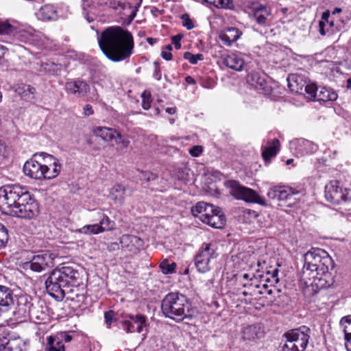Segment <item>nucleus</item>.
Segmentation results:
<instances>
[{
	"instance_id": "72a5a7b5",
	"label": "nucleus",
	"mask_w": 351,
	"mask_h": 351,
	"mask_svg": "<svg viewBox=\"0 0 351 351\" xmlns=\"http://www.w3.org/2000/svg\"><path fill=\"white\" fill-rule=\"evenodd\" d=\"M98 215L101 217L99 223H97L99 229L101 230V232L110 230L114 228V221H111L107 215L101 212H98Z\"/></svg>"
},
{
	"instance_id": "4be33fe9",
	"label": "nucleus",
	"mask_w": 351,
	"mask_h": 351,
	"mask_svg": "<svg viewBox=\"0 0 351 351\" xmlns=\"http://www.w3.org/2000/svg\"><path fill=\"white\" fill-rule=\"evenodd\" d=\"M120 244L122 247L132 252L142 247L143 241L135 235L123 234L120 238Z\"/></svg>"
},
{
	"instance_id": "2eb2a0df",
	"label": "nucleus",
	"mask_w": 351,
	"mask_h": 351,
	"mask_svg": "<svg viewBox=\"0 0 351 351\" xmlns=\"http://www.w3.org/2000/svg\"><path fill=\"white\" fill-rule=\"evenodd\" d=\"M290 148L294 149L298 156H302L314 153L317 149V146L310 141L298 138L290 142Z\"/></svg>"
},
{
	"instance_id": "6ab92c4d",
	"label": "nucleus",
	"mask_w": 351,
	"mask_h": 351,
	"mask_svg": "<svg viewBox=\"0 0 351 351\" xmlns=\"http://www.w3.org/2000/svg\"><path fill=\"white\" fill-rule=\"evenodd\" d=\"M65 89L69 93L81 97L85 95L89 91L90 86L86 82L77 80L66 82Z\"/></svg>"
},
{
	"instance_id": "f03ea898",
	"label": "nucleus",
	"mask_w": 351,
	"mask_h": 351,
	"mask_svg": "<svg viewBox=\"0 0 351 351\" xmlns=\"http://www.w3.org/2000/svg\"><path fill=\"white\" fill-rule=\"evenodd\" d=\"M0 210L15 217L31 219L39 213L38 204L25 186L8 184L0 188Z\"/></svg>"
},
{
	"instance_id": "c85d7f7f",
	"label": "nucleus",
	"mask_w": 351,
	"mask_h": 351,
	"mask_svg": "<svg viewBox=\"0 0 351 351\" xmlns=\"http://www.w3.org/2000/svg\"><path fill=\"white\" fill-rule=\"evenodd\" d=\"M125 188L121 184H115L110 191V197L116 204L122 205L124 202Z\"/></svg>"
},
{
	"instance_id": "4468645a",
	"label": "nucleus",
	"mask_w": 351,
	"mask_h": 351,
	"mask_svg": "<svg viewBox=\"0 0 351 351\" xmlns=\"http://www.w3.org/2000/svg\"><path fill=\"white\" fill-rule=\"evenodd\" d=\"M0 351H27V344L22 338L3 337L0 339Z\"/></svg>"
},
{
	"instance_id": "c9c22d12",
	"label": "nucleus",
	"mask_w": 351,
	"mask_h": 351,
	"mask_svg": "<svg viewBox=\"0 0 351 351\" xmlns=\"http://www.w3.org/2000/svg\"><path fill=\"white\" fill-rule=\"evenodd\" d=\"M348 22L347 19H345L343 17H334V19H331V22H330V28L331 33L335 32H339L342 29L344 28L345 25Z\"/></svg>"
},
{
	"instance_id": "cd10ccee",
	"label": "nucleus",
	"mask_w": 351,
	"mask_h": 351,
	"mask_svg": "<svg viewBox=\"0 0 351 351\" xmlns=\"http://www.w3.org/2000/svg\"><path fill=\"white\" fill-rule=\"evenodd\" d=\"M298 193V191L295 189L288 186L283 185L282 191L281 192V197L279 202H286L287 203V205L291 207L295 204L296 199L293 196Z\"/></svg>"
},
{
	"instance_id": "0eeeda50",
	"label": "nucleus",
	"mask_w": 351,
	"mask_h": 351,
	"mask_svg": "<svg viewBox=\"0 0 351 351\" xmlns=\"http://www.w3.org/2000/svg\"><path fill=\"white\" fill-rule=\"evenodd\" d=\"M191 308V304L187 297L178 292L168 293L161 302L163 315L178 322L191 317L189 314Z\"/></svg>"
},
{
	"instance_id": "e433bc0d",
	"label": "nucleus",
	"mask_w": 351,
	"mask_h": 351,
	"mask_svg": "<svg viewBox=\"0 0 351 351\" xmlns=\"http://www.w3.org/2000/svg\"><path fill=\"white\" fill-rule=\"evenodd\" d=\"M340 324L343 327L346 341L351 342V317L349 316L342 317Z\"/></svg>"
},
{
	"instance_id": "69168bd1",
	"label": "nucleus",
	"mask_w": 351,
	"mask_h": 351,
	"mask_svg": "<svg viewBox=\"0 0 351 351\" xmlns=\"http://www.w3.org/2000/svg\"><path fill=\"white\" fill-rule=\"evenodd\" d=\"M278 269H275L274 270H273L272 273H271V280L270 278H267L265 280L266 282H269L270 281H271L272 282H274V283H278L279 280L278 278Z\"/></svg>"
},
{
	"instance_id": "ddd939ff",
	"label": "nucleus",
	"mask_w": 351,
	"mask_h": 351,
	"mask_svg": "<svg viewBox=\"0 0 351 351\" xmlns=\"http://www.w3.org/2000/svg\"><path fill=\"white\" fill-rule=\"evenodd\" d=\"M146 317L141 314L125 315L123 320L121 322V328L128 333L141 332L145 324Z\"/></svg>"
},
{
	"instance_id": "f3484780",
	"label": "nucleus",
	"mask_w": 351,
	"mask_h": 351,
	"mask_svg": "<svg viewBox=\"0 0 351 351\" xmlns=\"http://www.w3.org/2000/svg\"><path fill=\"white\" fill-rule=\"evenodd\" d=\"M247 82L258 90H263L265 93H268L271 90V86L265 75L263 74H261L258 72L252 73L248 75Z\"/></svg>"
},
{
	"instance_id": "dca6fc26",
	"label": "nucleus",
	"mask_w": 351,
	"mask_h": 351,
	"mask_svg": "<svg viewBox=\"0 0 351 351\" xmlns=\"http://www.w3.org/2000/svg\"><path fill=\"white\" fill-rule=\"evenodd\" d=\"M215 207L213 204L204 202H199L191 209L193 215L198 217L202 222L206 220L215 212Z\"/></svg>"
},
{
	"instance_id": "13d9d810",
	"label": "nucleus",
	"mask_w": 351,
	"mask_h": 351,
	"mask_svg": "<svg viewBox=\"0 0 351 351\" xmlns=\"http://www.w3.org/2000/svg\"><path fill=\"white\" fill-rule=\"evenodd\" d=\"M182 38H183V35L180 34H177L172 37V38H171L172 43L174 45L175 48L176 49H180L181 48L180 40H182Z\"/></svg>"
},
{
	"instance_id": "393cba45",
	"label": "nucleus",
	"mask_w": 351,
	"mask_h": 351,
	"mask_svg": "<svg viewBox=\"0 0 351 351\" xmlns=\"http://www.w3.org/2000/svg\"><path fill=\"white\" fill-rule=\"evenodd\" d=\"M226 222L225 216L223 214L221 208L216 207L214 213L206 220L205 223L215 228H221Z\"/></svg>"
},
{
	"instance_id": "2f4dec72",
	"label": "nucleus",
	"mask_w": 351,
	"mask_h": 351,
	"mask_svg": "<svg viewBox=\"0 0 351 351\" xmlns=\"http://www.w3.org/2000/svg\"><path fill=\"white\" fill-rule=\"evenodd\" d=\"M45 351H65V346L53 335H50L47 337Z\"/></svg>"
},
{
	"instance_id": "a19ab883",
	"label": "nucleus",
	"mask_w": 351,
	"mask_h": 351,
	"mask_svg": "<svg viewBox=\"0 0 351 351\" xmlns=\"http://www.w3.org/2000/svg\"><path fill=\"white\" fill-rule=\"evenodd\" d=\"M15 27L7 21H0V34L12 36L14 33Z\"/></svg>"
},
{
	"instance_id": "79ce46f5",
	"label": "nucleus",
	"mask_w": 351,
	"mask_h": 351,
	"mask_svg": "<svg viewBox=\"0 0 351 351\" xmlns=\"http://www.w3.org/2000/svg\"><path fill=\"white\" fill-rule=\"evenodd\" d=\"M184 58L189 60L191 64H196L198 61L204 60V55L202 53L193 54L190 51H186L184 53Z\"/></svg>"
},
{
	"instance_id": "f704fd0d",
	"label": "nucleus",
	"mask_w": 351,
	"mask_h": 351,
	"mask_svg": "<svg viewBox=\"0 0 351 351\" xmlns=\"http://www.w3.org/2000/svg\"><path fill=\"white\" fill-rule=\"evenodd\" d=\"M16 93L23 97L30 98L34 94L35 88L30 85L25 84H18L16 89Z\"/></svg>"
},
{
	"instance_id": "bf43d9fd",
	"label": "nucleus",
	"mask_w": 351,
	"mask_h": 351,
	"mask_svg": "<svg viewBox=\"0 0 351 351\" xmlns=\"http://www.w3.org/2000/svg\"><path fill=\"white\" fill-rule=\"evenodd\" d=\"M202 152V147L199 145H195L189 150L190 154L193 157L199 156Z\"/></svg>"
},
{
	"instance_id": "4d7b16f0",
	"label": "nucleus",
	"mask_w": 351,
	"mask_h": 351,
	"mask_svg": "<svg viewBox=\"0 0 351 351\" xmlns=\"http://www.w3.org/2000/svg\"><path fill=\"white\" fill-rule=\"evenodd\" d=\"M330 22H331V16L330 12L328 11L323 12L322 20L319 22V24H324V25H326L330 27Z\"/></svg>"
},
{
	"instance_id": "864d4df0",
	"label": "nucleus",
	"mask_w": 351,
	"mask_h": 351,
	"mask_svg": "<svg viewBox=\"0 0 351 351\" xmlns=\"http://www.w3.org/2000/svg\"><path fill=\"white\" fill-rule=\"evenodd\" d=\"M138 176L141 180H146L147 182L154 180L157 178L155 174L149 171H141Z\"/></svg>"
},
{
	"instance_id": "bb28decb",
	"label": "nucleus",
	"mask_w": 351,
	"mask_h": 351,
	"mask_svg": "<svg viewBox=\"0 0 351 351\" xmlns=\"http://www.w3.org/2000/svg\"><path fill=\"white\" fill-rule=\"evenodd\" d=\"M93 134L104 141H111L115 138L117 131L115 129L107 127H95L93 130Z\"/></svg>"
},
{
	"instance_id": "0e129e2a",
	"label": "nucleus",
	"mask_w": 351,
	"mask_h": 351,
	"mask_svg": "<svg viewBox=\"0 0 351 351\" xmlns=\"http://www.w3.org/2000/svg\"><path fill=\"white\" fill-rule=\"evenodd\" d=\"M161 77H162V73H161L160 69L158 64H157V62H155V70L153 73V77L156 80H160L161 79Z\"/></svg>"
},
{
	"instance_id": "5fc2aeb1",
	"label": "nucleus",
	"mask_w": 351,
	"mask_h": 351,
	"mask_svg": "<svg viewBox=\"0 0 351 351\" xmlns=\"http://www.w3.org/2000/svg\"><path fill=\"white\" fill-rule=\"evenodd\" d=\"M256 287L260 288V290H258L259 294L267 293L268 295H271L273 293V290L271 288V286L268 285L266 283L263 284L262 286L256 285Z\"/></svg>"
},
{
	"instance_id": "412c9836",
	"label": "nucleus",
	"mask_w": 351,
	"mask_h": 351,
	"mask_svg": "<svg viewBox=\"0 0 351 351\" xmlns=\"http://www.w3.org/2000/svg\"><path fill=\"white\" fill-rule=\"evenodd\" d=\"M263 331L259 324H252L244 327L241 332V339L244 341H254L261 338Z\"/></svg>"
},
{
	"instance_id": "ea45409f",
	"label": "nucleus",
	"mask_w": 351,
	"mask_h": 351,
	"mask_svg": "<svg viewBox=\"0 0 351 351\" xmlns=\"http://www.w3.org/2000/svg\"><path fill=\"white\" fill-rule=\"evenodd\" d=\"M97 4L99 5H106L114 10H117L119 8L121 9L126 8V5L119 0H99Z\"/></svg>"
},
{
	"instance_id": "f8f14e48",
	"label": "nucleus",
	"mask_w": 351,
	"mask_h": 351,
	"mask_svg": "<svg viewBox=\"0 0 351 351\" xmlns=\"http://www.w3.org/2000/svg\"><path fill=\"white\" fill-rule=\"evenodd\" d=\"M53 254L49 252H42L40 254L34 255L29 261L23 264L25 269H31L35 272H41L53 265Z\"/></svg>"
},
{
	"instance_id": "49530a36",
	"label": "nucleus",
	"mask_w": 351,
	"mask_h": 351,
	"mask_svg": "<svg viewBox=\"0 0 351 351\" xmlns=\"http://www.w3.org/2000/svg\"><path fill=\"white\" fill-rule=\"evenodd\" d=\"M142 107L145 110H148L151 106L152 96L149 91L145 90L142 95Z\"/></svg>"
},
{
	"instance_id": "a211bd4d",
	"label": "nucleus",
	"mask_w": 351,
	"mask_h": 351,
	"mask_svg": "<svg viewBox=\"0 0 351 351\" xmlns=\"http://www.w3.org/2000/svg\"><path fill=\"white\" fill-rule=\"evenodd\" d=\"M99 0H82V7L83 14L88 23L93 22L97 17L99 10L97 2Z\"/></svg>"
},
{
	"instance_id": "20e7f679",
	"label": "nucleus",
	"mask_w": 351,
	"mask_h": 351,
	"mask_svg": "<svg viewBox=\"0 0 351 351\" xmlns=\"http://www.w3.org/2000/svg\"><path fill=\"white\" fill-rule=\"evenodd\" d=\"M11 310L14 319L20 322L38 317L35 312L33 298L30 295H14L11 288L0 285V317Z\"/></svg>"
},
{
	"instance_id": "c03bdc74",
	"label": "nucleus",
	"mask_w": 351,
	"mask_h": 351,
	"mask_svg": "<svg viewBox=\"0 0 351 351\" xmlns=\"http://www.w3.org/2000/svg\"><path fill=\"white\" fill-rule=\"evenodd\" d=\"M233 0H215V8L219 9L232 10L234 8Z\"/></svg>"
},
{
	"instance_id": "7c9ffc66",
	"label": "nucleus",
	"mask_w": 351,
	"mask_h": 351,
	"mask_svg": "<svg viewBox=\"0 0 351 351\" xmlns=\"http://www.w3.org/2000/svg\"><path fill=\"white\" fill-rule=\"evenodd\" d=\"M337 97V94L333 90L326 87H320L317 93L316 99L318 101L326 102L335 101Z\"/></svg>"
},
{
	"instance_id": "423d86ee",
	"label": "nucleus",
	"mask_w": 351,
	"mask_h": 351,
	"mask_svg": "<svg viewBox=\"0 0 351 351\" xmlns=\"http://www.w3.org/2000/svg\"><path fill=\"white\" fill-rule=\"evenodd\" d=\"M78 271L71 266L53 269L45 280L47 292L57 301L65 298L67 289L73 286L78 278Z\"/></svg>"
},
{
	"instance_id": "338daca9",
	"label": "nucleus",
	"mask_w": 351,
	"mask_h": 351,
	"mask_svg": "<svg viewBox=\"0 0 351 351\" xmlns=\"http://www.w3.org/2000/svg\"><path fill=\"white\" fill-rule=\"evenodd\" d=\"M94 112L93 107L90 104H86L84 107V114L85 116H90Z\"/></svg>"
},
{
	"instance_id": "680f3d73",
	"label": "nucleus",
	"mask_w": 351,
	"mask_h": 351,
	"mask_svg": "<svg viewBox=\"0 0 351 351\" xmlns=\"http://www.w3.org/2000/svg\"><path fill=\"white\" fill-rule=\"evenodd\" d=\"M89 234H97L101 233V230L99 229L97 223L87 225Z\"/></svg>"
},
{
	"instance_id": "9d476101",
	"label": "nucleus",
	"mask_w": 351,
	"mask_h": 351,
	"mask_svg": "<svg viewBox=\"0 0 351 351\" xmlns=\"http://www.w3.org/2000/svg\"><path fill=\"white\" fill-rule=\"evenodd\" d=\"M215 250L210 244L204 243L194 257L195 265L199 273L210 270V261L217 258Z\"/></svg>"
},
{
	"instance_id": "6e6d98bb",
	"label": "nucleus",
	"mask_w": 351,
	"mask_h": 351,
	"mask_svg": "<svg viewBox=\"0 0 351 351\" xmlns=\"http://www.w3.org/2000/svg\"><path fill=\"white\" fill-rule=\"evenodd\" d=\"M219 38L222 43L226 46H230L233 43H234L233 40H232V38L224 32V31L219 35Z\"/></svg>"
},
{
	"instance_id": "1a4fd4ad",
	"label": "nucleus",
	"mask_w": 351,
	"mask_h": 351,
	"mask_svg": "<svg viewBox=\"0 0 351 351\" xmlns=\"http://www.w3.org/2000/svg\"><path fill=\"white\" fill-rule=\"evenodd\" d=\"M224 186L229 190V193L237 199L266 205V200L263 197L260 196L254 190L241 185L237 180H227L224 182Z\"/></svg>"
},
{
	"instance_id": "39448f33",
	"label": "nucleus",
	"mask_w": 351,
	"mask_h": 351,
	"mask_svg": "<svg viewBox=\"0 0 351 351\" xmlns=\"http://www.w3.org/2000/svg\"><path fill=\"white\" fill-rule=\"evenodd\" d=\"M60 169L58 160L45 152L34 154L23 165L24 173L36 180L54 178L60 173Z\"/></svg>"
},
{
	"instance_id": "c756f323",
	"label": "nucleus",
	"mask_w": 351,
	"mask_h": 351,
	"mask_svg": "<svg viewBox=\"0 0 351 351\" xmlns=\"http://www.w3.org/2000/svg\"><path fill=\"white\" fill-rule=\"evenodd\" d=\"M57 16L56 10L53 5L47 4L42 6L38 12V19L43 21L55 19Z\"/></svg>"
},
{
	"instance_id": "5701e85b",
	"label": "nucleus",
	"mask_w": 351,
	"mask_h": 351,
	"mask_svg": "<svg viewBox=\"0 0 351 351\" xmlns=\"http://www.w3.org/2000/svg\"><path fill=\"white\" fill-rule=\"evenodd\" d=\"M65 293V298L67 300H70L75 303L78 306H80L86 300L85 293L84 289H80L77 287L71 288L69 287Z\"/></svg>"
},
{
	"instance_id": "4c0bfd02",
	"label": "nucleus",
	"mask_w": 351,
	"mask_h": 351,
	"mask_svg": "<svg viewBox=\"0 0 351 351\" xmlns=\"http://www.w3.org/2000/svg\"><path fill=\"white\" fill-rule=\"evenodd\" d=\"M283 185H274L271 186L267 193V197L272 200L279 202L282 191Z\"/></svg>"
},
{
	"instance_id": "6e6552de",
	"label": "nucleus",
	"mask_w": 351,
	"mask_h": 351,
	"mask_svg": "<svg viewBox=\"0 0 351 351\" xmlns=\"http://www.w3.org/2000/svg\"><path fill=\"white\" fill-rule=\"evenodd\" d=\"M311 330L306 326L292 329L285 333V343L282 351H304L308 343Z\"/></svg>"
},
{
	"instance_id": "9b49d317",
	"label": "nucleus",
	"mask_w": 351,
	"mask_h": 351,
	"mask_svg": "<svg viewBox=\"0 0 351 351\" xmlns=\"http://www.w3.org/2000/svg\"><path fill=\"white\" fill-rule=\"evenodd\" d=\"M325 197L333 204H340L351 199L350 192L348 189H343L337 180H332L325 186Z\"/></svg>"
},
{
	"instance_id": "473e14b6",
	"label": "nucleus",
	"mask_w": 351,
	"mask_h": 351,
	"mask_svg": "<svg viewBox=\"0 0 351 351\" xmlns=\"http://www.w3.org/2000/svg\"><path fill=\"white\" fill-rule=\"evenodd\" d=\"M34 34L32 31L26 29L18 30L16 27L14 33L12 34L13 40H16L22 43H31L33 41Z\"/></svg>"
},
{
	"instance_id": "37998d69",
	"label": "nucleus",
	"mask_w": 351,
	"mask_h": 351,
	"mask_svg": "<svg viewBox=\"0 0 351 351\" xmlns=\"http://www.w3.org/2000/svg\"><path fill=\"white\" fill-rule=\"evenodd\" d=\"M75 335L74 332H60L57 333L56 335H53L58 340H59L60 342L64 343H69L73 339V336Z\"/></svg>"
},
{
	"instance_id": "603ef678",
	"label": "nucleus",
	"mask_w": 351,
	"mask_h": 351,
	"mask_svg": "<svg viewBox=\"0 0 351 351\" xmlns=\"http://www.w3.org/2000/svg\"><path fill=\"white\" fill-rule=\"evenodd\" d=\"M172 47L171 45H167L161 52V56L165 60H171L172 59L171 54Z\"/></svg>"
},
{
	"instance_id": "e2e57ef3",
	"label": "nucleus",
	"mask_w": 351,
	"mask_h": 351,
	"mask_svg": "<svg viewBox=\"0 0 351 351\" xmlns=\"http://www.w3.org/2000/svg\"><path fill=\"white\" fill-rule=\"evenodd\" d=\"M201 84L204 88H213L215 86V83L211 78H206L205 80L202 82Z\"/></svg>"
},
{
	"instance_id": "7ed1b4c3",
	"label": "nucleus",
	"mask_w": 351,
	"mask_h": 351,
	"mask_svg": "<svg viewBox=\"0 0 351 351\" xmlns=\"http://www.w3.org/2000/svg\"><path fill=\"white\" fill-rule=\"evenodd\" d=\"M97 40L102 53L113 62L128 60L133 54V36L128 29L120 26L106 27L101 32Z\"/></svg>"
},
{
	"instance_id": "052dcab7",
	"label": "nucleus",
	"mask_w": 351,
	"mask_h": 351,
	"mask_svg": "<svg viewBox=\"0 0 351 351\" xmlns=\"http://www.w3.org/2000/svg\"><path fill=\"white\" fill-rule=\"evenodd\" d=\"M114 314L112 311H108L104 313L105 321L108 326H110L113 322Z\"/></svg>"
},
{
	"instance_id": "f257e3e1",
	"label": "nucleus",
	"mask_w": 351,
	"mask_h": 351,
	"mask_svg": "<svg viewBox=\"0 0 351 351\" xmlns=\"http://www.w3.org/2000/svg\"><path fill=\"white\" fill-rule=\"evenodd\" d=\"M304 265L301 278L304 280V294L311 297L322 289L334 284V276L329 271L333 267V261L328 254L320 248H311L303 256Z\"/></svg>"
},
{
	"instance_id": "de8ad7c7",
	"label": "nucleus",
	"mask_w": 351,
	"mask_h": 351,
	"mask_svg": "<svg viewBox=\"0 0 351 351\" xmlns=\"http://www.w3.org/2000/svg\"><path fill=\"white\" fill-rule=\"evenodd\" d=\"M114 140L117 145L121 146V148H127L130 143L129 139L126 137H123L119 132L116 134Z\"/></svg>"
},
{
	"instance_id": "a878e982",
	"label": "nucleus",
	"mask_w": 351,
	"mask_h": 351,
	"mask_svg": "<svg viewBox=\"0 0 351 351\" xmlns=\"http://www.w3.org/2000/svg\"><path fill=\"white\" fill-rule=\"evenodd\" d=\"M269 14V10L265 5H258L254 8V17L260 25L265 26L267 25V17Z\"/></svg>"
},
{
	"instance_id": "b1692460",
	"label": "nucleus",
	"mask_w": 351,
	"mask_h": 351,
	"mask_svg": "<svg viewBox=\"0 0 351 351\" xmlns=\"http://www.w3.org/2000/svg\"><path fill=\"white\" fill-rule=\"evenodd\" d=\"M280 150V142L278 139L274 138L267 141V145L262 148V156L265 161L276 156Z\"/></svg>"
},
{
	"instance_id": "8fccbe9b",
	"label": "nucleus",
	"mask_w": 351,
	"mask_h": 351,
	"mask_svg": "<svg viewBox=\"0 0 351 351\" xmlns=\"http://www.w3.org/2000/svg\"><path fill=\"white\" fill-rule=\"evenodd\" d=\"M319 88L315 84H308L305 86V92L311 98L316 99Z\"/></svg>"
},
{
	"instance_id": "a18cd8bd",
	"label": "nucleus",
	"mask_w": 351,
	"mask_h": 351,
	"mask_svg": "<svg viewBox=\"0 0 351 351\" xmlns=\"http://www.w3.org/2000/svg\"><path fill=\"white\" fill-rule=\"evenodd\" d=\"M8 240V232L4 225L0 223V249L5 246Z\"/></svg>"
},
{
	"instance_id": "774afa93",
	"label": "nucleus",
	"mask_w": 351,
	"mask_h": 351,
	"mask_svg": "<svg viewBox=\"0 0 351 351\" xmlns=\"http://www.w3.org/2000/svg\"><path fill=\"white\" fill-rule=\"evenodd\" d=\"M107 249L110 251H116L119 249V243L117 242L110 243L108 245Z\"/></svg>"
},
{
	"instance_id": "58836bf2",
	"label": "nucleus",
	"mask_w": 351,
	"mask_h": 351,
	"mask_svg": "<svg viewBox=\"0 0 351 351\" xmlns=\"http://www.w3.org/2000/svg\"><path fill=\"white\" fill-rule=\"evenodd\" d=\"M176 263L174 262L170 263L169 260L165 259L160 263V268L164 274H171L175 272L176 268Z\"/></svg>"
},
{
	"instance_id": "aec40b11",
	"label": "nucleus",
	"mask_w": 351,
	"mask_h": 351,
	"mask_svg": "<svg viewBox=\"0 0 351 351\" xmlns=\"http://www.w3.org/2000/svg\"><path fill=\"white\" fill-rule=\"evenodd\" d=\"M223 63L226 66L240 71L243 69L245 60L240 53H231L223 59Z\"/></svg>"
},
{
	"instance_id": "09e8293b",
	"label": "nucleus",
	"mask_w": 351,
	"mask_h": 351,
	"mask_svg": "<svg viewBox=\"0 0 351 351\" xmlns=\"http://www.w3.org/2000/svg\"><path fill=\"white\" fill-rule=\"evenodd\" d=\"M224 32L227 34L234 42H236L242 34V33L235 27L228 28L224 30Z\"/></svg>"
},
{
	"instance_id": "3c124183",
	"label": "nucleus",
	"mask_w": 351,
	"mask_h": 351,
	"mask_svg": "<svg viewBox=\"0 0 351 351\" xmlns=\"http://www.w3.org/2000/svg\"><path fill=\"white\" fill-rule=\"evenodd\" d=\"M182 20V25L187 29L191 30L194 27V24L192 20L190 19L188 14H184L181 16Z\"/></svg>"
}]
</instances>
